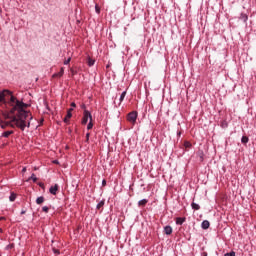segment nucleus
<instances>
[{
  "instance_id": "obj_11",
  "label": "nucleus",
  "mask_w": 256,
  "mask_h": 256,
  "mask_svg": "<svg viewBox=\"0 0 256 256\" xmlns=\"http://www.w3.org/2000/svg\"><path fill=\"white\" fill-rule=\"evenodd\" d=\"M45 201V198L43 196H40L36 199L37 205H41Z\"/></svg>"
},
{
  "instance_id": "obj_38",
  "label": "nucleus",
  "mask_w": 256,
  "mask_h": 256,
  "mask_svg": "<svg viewBox=\"0 0 256 256\" xmlns=\"http://www.w3.org/2000/svg\"><path fill=\"white\" fill-rule=\"evenodd\" d=\"M86 138L89 139V133L86 134Z\"/></svg>"
},
{
  "instance_id": "obj_6",
  "label": "nucleus",
  "mask_w": 256,
  "mask_h": 256,
  "mask_svg": "<svg viewBox=\"0 0 256 256\" xmlns=\"http://www.w3.org/2000/svg\"><path fill=\"white\" fill-rule=\"evenodd\" d=\"M149 201L147 199H142L138 202L139 207H145Z\"/></svg>"
},
{
  "instance_id": "obj_13",
  "label": "nucleus",
  "mask_w": 256,
  "mask_h": 256,
  "mask_svg": "<svg viewBox=\"0 0 256 256\" xmlns=\"http://www.w3.org/2000/svg\"><path fill=\"white\" fill-rule=\"evenodd\" d=\"M192 146H193V145L191 144V142H189V141H185V142H184V147H185V149H191Z\"/></svg>"
},
{
  "instance_id": "obj_10",
  "label": "nucleus",
  "mask_w": 256,
  "mask_h": 256,
  "mask_svg": "<svg viewBox=\"0 0 256 256\" xmlns=\"http://www.w3.org/2000/svg\"><path fill=\"white\" fill-rule=\"evenodd\" d=\"M13 130H10V131H5L3 134H2V137H5V138H7V137H9L10 135H13Z\"/></svg>"
},
{
  "instance_id": "obj_37",
  "label": "nucleus",
  "mask_w": 256,
  "mask_h": 256,
  "mask_svg": "<svg viewBox=\"0 0 256 256\" xmlns=\"http://www.w3.org/2000/svg\"><path fill=\"white\" fill-rule=\"evenodd\" d=\"M3 220H5V217H0V221H3Z\"/></svg>"
},
{
  "instance_id": "obj_30",
  "label": "nucleus",
  "mask_w": 256,
  "mask_h": 256,
  "mask_svg": "<svg viewBox=\"0 0 256 256\" xmlns=\"http://www.w3.org/2000/svg\"><path fill=\"white\" fill-rule=\"evenodd\" d=\"M71 107H77V104H75V102H72Z\"/></svg>"
},
{
  "instance_id": "obj_34",
  "label": "nucleus",
  "mask_w": 256,
  "mask_h": 256,
  "mask_svg": "<svg viewBox=\"0 0 256 256\" xmlns=\"http://www.w3.org/2000/svg\"><path fill=\"white\" fill-rule=\"evenodd\" d=\"M96 12L100 13L99 7L96 6Z\"/></svg>"
},
{
  "instance_id": "obj_3",
  "label": "nucleus",
  "mask_w": 256,
  "mask_h": 256,
  "mask_svg": "<svg viewBox=\"0 0 256 256\" xmlns=\"http://www.w3.org/2000/svg\"><path fill=\"white\" fill-rule=\"evenodd\" d=\"M127 119L130 123H135L137 121V112H130L127 116Z\"/></svg>"
},
{
  "instance_id": "obj_7",
  "label": "nucleus",
  "mask_w": 256,
  "mask_h": 256,
  "mask_svg": "<svg viewBox=\"0 0 256 256\" xmlns=\"http://www.w3.org/2000/svg\"><path fill=\"white\" fill-rule=\"evenodd\" d=\"M210 225H211V224L209 223L208 220H204V221L202 222V229H209Z\"/></svg>"
},
{
  "instance_id": "obj_26",
  "label": "nucleus",
  "mask_w": 256,
  "mask_h": 256,
  "mask_svg": "<svg viewBox=\"0 0 256 256\" xmlns=\"http://www.w3.org/2000/svg\"><path fill=\"white\" fill-rule=\"evenodd\" d=\"M71 73H72V77H74V75H77V71L73 70V68L70 69Z\"/></svg>"
},
{
  "instance_id": "obj_36",
  "label": "nucleus",
  "mask_w": 256,
  "mask_h": 256,
  "mask_svg": "<svg viewBox=\"0 0 256 256\" xmlns=\"http://www.w3.org/2000/svg\"><path fill=\"white\" fill-rule=\"evenodd\" d=\"M202 256H207V252H203V253H202Z\"/></svg>"
},
{
  "instance_id": "obj_22",
  "label": "nucleus",
  "mask_w": 256,
  "mask_h": 256,
  "mask_svg": "<svg viewBox=\"0 0 256 256\" xmlns=\"http://www.w3.org/2000/svg\"><path fill=\"white\" fill-rule=\"evenodd\" d=\"M42 211L44 213H49V207H47V206L42 207Z\"/></svg>"
},
{
  "instance_id": "obj_12",
  "label": "nucleus",
  "mask_w": 256,
  "mask_h": 256,
  "mask_svg": "<svg viewBox=\"0 0 256 256\" xmlns=\"http://www.w3.org/2000/svg\"><path fill=\"white\" fill-rule=\"evenodd\" d=\"M184 221H185V218H177L176 225H183Z\"/></svg>"
},
{
  "instance_id": "obj_33",
  "label": "nucleus",
  "mask_w": 256,
  "mask_h": 256,
  "mask_svg": "<svg viewBox=\"0 0 256 256\" xmlns=\"http://www.w3.org/2000/svg\"><path fill=\"white\" fill-rule=\"evenodd\" d=\"M26 171H27V168L24 167V168L22 169V173H25Z\"/></svg>"
},
{
  "instance_id": "obj_2",
  "label": "nucleus",
  "mask_w": 256,
  "mask_h": 256,
  "mask_svg": "<svg viewBox=\"0 0 256 256\" xmlns=\"http://www.w3.org/2000/svg\"><path fill=\"white\" fill-rule=\"evenodd\" d=\"M93 121V116L91 115V113L87 110L84 111V116L82 119V125H87V122L89 121Z\"/></svg>"
},
{
  "instance_id": "obj_32",
  "label": "nucleus",
  "mask_w": 256,
  "mask_h": 256,
  "mask_svg": "<svg viewBox=\"0 0 256 256\" xmlns=\"http://www.w3.org/2000/svg\"><path fill=\"white\" fill-rule=\"evenodd\" d=\"M102 185H103V186L107 185V181L103 180V181H102Z\"/></svg>"
},
{
  "instance_id": "obj_31",
  "label": "nucleus",
  "mask_w": 256,
  "mask_h": 256,
  "mask_svg": "<svg viewBox=\"0 0 256 256\" xmlns=\"http://www.w3.org/2000/svg\"><path fill=\"white\" fill-rule=\"evenodd\" d=\"M73 112V108L68 109L67 113H72Z\"/></svg>"
},
{
  "instance_id": "obj_24",
  "label": "nucleus",
  "mask_w": 256,
  "mask_h": 256,
  "mask_svg": "<svg viewBox=\"0 0 256 256\" xmlns=\"http://www.w3.org/2000/svg\"><path fill=\"white\" fill-rule=\"evenodd\" d=\"M54 79L57 77H63V75H60V72L53 74L52 76Z\"/></svg>"
},
{
  "instance_id": "obj_29",
  "label": "nucleus",
  "mask_w": 256,
  "mask_h": 256,
  "mask_svg": "<svg viewBox=\"0 0 256 256\" xmlns=\"http://www.w3.org/2000/svg\"><path fill=\"white\" fill-rule=\"evenodd\" d=\"M63 73H65V69H64V68H61V69H60V75H63Z\"/></svg>"
},
{
  "instance_id": "obj_9",
  "label": "nucleus",
  "mask_w": 256,
  "mask_h": 256,
  "mask_svg": "<svg viewBox=\"0 0 256 256\" xmlns=\"http://www.w3.org/2000/svg\"><path fill=\"white\" fill-rule=\"evenodd\" d=\"M73 117V114L71 112H67L66 117L64 118V123H69V119Z\"/></svg>"
},
{
  "instance_id": "obj_21",
  "label": "nucleus",
  "mask_w": 256,
  "mask_h": 256,
  "mask_svg": "<svg viewBox=\"0 0 256 256\" xmlns=\"http://www.w3.org/2000/svg\"><path fill=\"white\" fill-rule=\"evenodd\" d=\"M199 161L203 163V152H198Z\"/></svg>"
},
{
  "instance_id": "obj_35",
  "label": "nucleus",
  "mask_w": 256,
  "mask_h": 256,
  "mask_svg": "<svg viewBox=\"0 0 256 256\" xmlns=\"http://www.w3.org/2000/svg\"><path fill=\"white\" fill-rule=\"evenodd\" d=\"M25 213H26L25 210L21 211V215H25Z\"/></svg>"
},
{
  "instance_id": "obj_5",
  "label": "nucleus",
  "mask_w": 256,
  "mask_h": 256,
  "mask_svg": "<svg viewBox=\"0 0 256 256\" xmlns=\"http://www.w3.org/2000/svg\"><path fill=\"white\" fill-rule=\"evenodd\" d=\"M164 233H165L166 235H171V233H173V228H172L171 226H166V227L164 228Z\"/></svg>"
},
{
  "instance_id": "obj_14",
  "label": "nucleus",
  "mask_w": 256,
  "mask_h": 256,
  "mask_svg": "<svg viewBox=\"0 0 256 256\" xmlns=\"http://www.w3.org/2000/svg\"><path fill=\"white\" fill-rule=\"evenodd\" d=\"M241 142L246 145V143H249V137L247 136H243L242 139H241Z\"/></svg>"
},
{
  "instance_id": "obj_16",
  "label": "nucleus",
  "mask_w": 256,
  "mask_h": 256,
  "mask_svg": "<svg viewBox=\"0 0 256 256\" xmlns=\"http://www.w3.org/2000/svg\"><path fill=\"white\" fill-rule=\"evenodd\" d=\"M88 65H89V67H93V65H95V60L89 58L88 59Z\"/></svg>"
},
{
  "instance_id": "obj_25",
  "label": "nucleus",
  "mask_w": 256,
  "mask_h": 256,
  "mask_svg": "<svg viewBox=\"0 0 256 256\" xmlns=\"http://www.w3.org/2000/svg\"><path fill=\"white\" fill-rule=\"evenodd\" d=\"M71 63V57L64 61V65H69Z\"/></svg>"
},
{
  "instance_id": "obj_17",
  "label": "nucleus",
  "mask_w": 256,
  "mask_h": 256,
  "mask_svg": "<svg viewBox=\"0 0 256 256\" xmlns=\"http://www.w3.org/2000/svg\"><path fill=\"white\" fill-rule=\"evenodd\" d=\"M127 95V92L124 91L122 92L121 96H120V103H122V101L125 99V96Z\"/></svg>"
},
{
  "instance_id": "obj_1",
  "label": "nucleus",
  "mask_w": 256,
  "mask_h": 256,
  "mask_svg": "<svg viewBox=\"0 0 256 256\" xmlns=\"http://www.w3.org/2000/svg\"><path fill=\"white\" fill-rule=\"evenodd\" d=\"M10 113L6 116L9 121H0V127L2 129H7V127H18L21 131H25V127H30L31 123H27V118L29 117V112L25 109L29 107V104L23 103V101L17 100V97L11 96L8 101Z\"/></svg>"
},
{
  "instance_id": "obj_8",
  "label": "nucleus",
  "mask_w": 256,
  "mask_h": 256,
  "mask_svg": "<svg viewBox=\"0 0 256 256\" xmlns=\"http://www.w3.org/2000/svg\"><path fill=\"white\" fill-rule=\"evenodd\" d=\"M191 207L194 209V211H199L201 209V206L195 202H192Z\"/></svg>"
},
{
  "instance_id": "obj_39",
  "label": "nucleus",
  "mask_w": 256,
  "mask_h": 256,
  "mask_svg": "<svg viewBox=\"0 0 256 256\" xmlns=\"http://www.w3.org/2000/svg\"><path fill=\"white\" fill-rule=\"evenodd\" d=\"M54 163H57V160H55Z\"/></svg>"
},
{
  "instance_id": "obj_4",
  "label": "nucleus",
  "mask_w": 256,
  "mask_h": 256,
  "mask_svg": "<svg viewBox=\"0 0 256 256\" xmlns=\"http://www.w3.org/2000/svg\"><path fill=\"white\" fill-rule=\"evenodd\" d=\"M57 191H59V185L55 184L54 186L50 187V193L52 195H57Z\"/></svg>"
},
{
  "instance_id": "obj_19",
  "label": "nucleus",
  "mask_w": 256,
  "mask_h": 256,
  "mask_svg": "<svg viewBox=\"0 0 256 256\" xmlns=\"http://www.w3.org/2000/svg\"><path fill=\"white\" fill-rule=\"evenodd\" d=\"M15 199H17V195L15 193H12L9 197L10 201H15Z\"/></svg>"
},
{
  "instance_id": "obj_18",
  "label": "nucleus",
  "mask_w": 256,
  "mask_h": 256,
  "mask_svg": "<svg viewBox=\"0 0 256 256\" xmlns=\"http://www.w3.org/2000/svg\"><path fill=\"white\" fill-rule=\"evenodd\" d=\"M33 181L34 183H37V178L35 177V174H32L31 177L28 179V181Z\"/></svg>"
},
{
  "instance_id": "obj_27",
  "label": "nucleus",
  "mask_w": 256,
  "mask_h": 256,
  "mask_svg": "<svg viewBox=\"0 0 256 256\" xmlns=\"http://www.w3.org/2000/svg\"><path fill=\"white\" fill-rule=\"evenodd\" d=\"M224 256H235V252H229V253H226Z\"/></svg>"
},
{
  "instance_id": "obj_15",
  "label": "nucleus",
  "mask_w": 256,
  "mask_h": 256,
  "mask_svg": "<svg viewBox=\"0 0 256 256\" xmlns=\"http://www.w3.org/2000/svg\"><path fill=\"white\" fill-rule=\"evenodd\" d=\"M103 205H105V201L102 200L97 204L96 209H101Z\"/></svg>"
},
{
  "instance_id": "obj_23",
  "label": "nucleus",
  "mask_w": 256,
  "mask_h": 256,
  "mask_svg": "<svg viewBox=\"0 0 256 256\" xmlns=\"http://www.w3.org/2000/svg\"><path fill=\"white\" fill-rule=\"evenodd\" d=\"M241 19L244 20V22H245V21H247L248 16L245 14H241Z\"/></svg>"
},
{
  "instance_id": "obj_20",
  "label": "nucleus",
  "mask_w": 256,
  "mask_h": 256,
  "mask_svg": "<svg viewBox=\"0 0 256 256\" xmlns=\"http://www.w3.org/2000/svg\"><path fill=\"white\" fill-rule=\"evenodd\" d=\"M87 129L88 130L93 129V120H90V122L88 123Z\"/></svg>"
},
{
  "instance_id": "obj_28",
  "label": "nucleus",
  "mask_w": 256,
  "mask_h": 256,
  "mask_svg": "<svg viewBox=\"0 0 256 256\" xmlns=\"http://www.w3.org/2000/svg\"><path fill=\"white\" fill-rule=\"evenodd\" d=\"M53 252L55 253V255H59L60 254L59 249H56V248H53Z\"/></svg>"
}]
</instances>
